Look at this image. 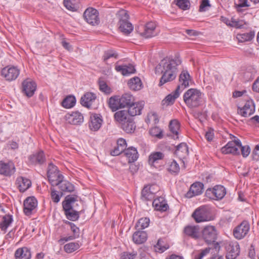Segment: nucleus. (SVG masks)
<instances>
[{"label": "nucleus", "mask_w": 259, "mask_h": 259, "mask_svg": "<svg viewBox=\"0 0 259 259\" xmlns=\"http://www.w3.org/2000/svg\"><path fill=\"white\" fill-rule=\"evenodd\" d=\"M251 70V68H249L242 72V76L245 81L252 80L254 78L253 72Z\"/></svg>", "instance_id": "58"}, {"label": "nucleus", "mask_w": 259, "mask_h": 259, "mask_svg": "<svg viewBox=\"0 0 259 259\" xmlns=\"http://www.w3.org/2000/svg\"><path fill=\"white\" fill-rule=\"evenodd\" d=\"M174 2L179 8L187 10L190 8V4L188 0H175Z\"/></svg>", "instance_id": "54"}, {"label": "nucleus", "mask_w": 259, "mask_h": 259, "mask_svg": "<svg viewBox=\"0 0 259 259\" xmlns=\"http://www.w3.org/2000/svg\"><path fill=\"white\" fill-rule=\"evenodd\" d=\"M23 211L27 216L32 213V196L28 197L23 202Z\"/></svg>", "instance_id": "40"}, {"label": "nucleus", "mask_w": 259, "mask_h": 259, "mask_svg": "<svg viewBox=\"0 0 259 259\" xmlns=\"http://www.w3.org/2000/svg\"><path fill=\"white\" fill-rule=\"evenodd\" d=\"M15 172V167L13 162H5L0 161V175L10 177Z\"/></svg>", "instance_id": "13"}, {"label": "nucleus", "mask_w": 259, "mask_h": 259, "mask_svg": "<svg viewBox=\"0 0 259 259\" xmlns=\"http://www.w3.org/2000/svg\"><path fill=\"white\" fill-rule=\"evenodd\" d=\"M119 62H117L115 64V69L118 72L121 73L123 75H128L130 74L134 73L136 71L135 67L129 64L128 65H119Z\"/></svg>", "instance_id": "25"}, {"label": "nucleus", "mask_w": 259, "mask_h": 259, "mask_svg": "<svg viewBox=\"0 0 259 259\" xmlns=\"http://www.w3.org/2000/svg\"><path fill=\"white\" fill-rule=\"evenodd\" d=\"M99 88L101 91L105 93L106 94H110L111 92V89L104 81H99Z\"/></svg>", "instance_id": "59"}, {"label": "nucleus", "mask_w": 259, "mask_h": 259, "mask_svg": "<svg viewBox=\"0 0 259 259\" xmlns=\"http://www.w3.org/2000/svg\"><path fill=\"white\" fill-rule=\"evenodd\" d=\"M252 158L254 160L258 161L259 160V145H257L255 146L252 153Z\"/></svg>", "instance_id": "63"}, {"label": "nucleus", "mask_w": 259, "mask_h": 259, "mask_svg": "<svg viewBox=\"0 0 259 259\" xmlns=\"http://www.w3.org/2000/svg\"><path fill=\"white\" fill-rule=\"evenodd\" d=\"M241 147V143L239 140H234L229 142L226 146L221 149V151L225 154L238 155L240 153Z\"/></svg>", "instance_id": "8"}, {"label": "nucleus", "mask_w": 259, "mask_h": 259, "mask_svg": "<svg viewBox=\"0 0 259 259\" xmlns=\"http://www.w3.org/2000/svg\"><path fill=\"white\" fill-rule=\"evenodd\" d=\"M167 170L171 174L177 175L180 171V167L178 163L174 160L168 165Z\"/></svg>", "instance_id": "53"}, {"label": "nucleus", "mask_w": 259, "mask_h": 259, "mask_svg": "<svg viewBox=\"0 0 259 259\" xmlns=\"http://www.w3.org/2000/svg\"><path fill=\"white\" fill-rule=\"evenodd\" d=\"M128 85L131 90L137 91L143 88V84L138 77H134L130 79L128 82Z\"/></svg>", "instance_id": "35"}, {"label": "nucleus", "mask_w": 259, "mask_h": 259, "mask_svg": "<svg viewBox=\"0 0 259 259\" xmlns=\"http://www.w3.org/2000/svg\"><path fill=\"white\" fill-rule=\"evenodd\" d=\"M192 217L197 223L209 221L213 219L210 208L207 205H203L196 209Z\"/></svg>", "instance_id": "5"}, {"label": "nucleus", "mask_w": 259, "mask_h": 259, "mask_svg": "<svg viewBox=\"0 0 259 259\" xmlns=\"http://www.w3.org/2000/svg\"><path fill=\"white\" fill-rule=\"evenodd\" d=\"M203 183L201 182L193 183L191 186L189 191L186 194L187 197L191 198L201 194L203 192Z\"/></svg>", "instance_id": "19"}, {"label": "nucleus", "mask_w": 259, "mask_h": 259, "mask_svg": "<svg viewBox=\"0 0 259 259\" xmlns=\"http://www.w3.org/2000/svg\"><path fill=\"white\" fill-rule=\"evenodd\" d=\"M118 57V54L115 51L113 50H108L104 52L102 56V59L105 63L107 64V61L109 59L114 58L116 59H117Z\"/></svg>", "instance_id": "47"}, {"label": "nucleus", "mask_w": 259, "mask_h": 259, "mask_svg": "<svg viewBox=\"0 0 259 259\" xmlns=\"http://www.w3.org/2000/svg\"><path fill=\"white\" fill-rule=\"evenodd\" d=\"M51 196L53 201L55 203L59 202L61 196L57 193V191L54 189L51 188Z\"/></svg>", "instance_id": "61"}, {"label": "nucleus", "mask_w": 259, "mask_h": 259, "mask_svg": "<svg viewBox=\"0 0 259 259\" xmlns=\"http://www.w3.org/2000/svg\"><path fill=\"white\" fill-rule=\"evenodd\" d=\"M155 28L156 24L154 22H148L144 26V31L140 32V34L146 38L155 36L157 35Z\"/></svg>", "instance_id": "18"}, {"label": "nucleus", "mask_w": 259, "mask_h": 259, "mask_svg": "<svg viewBox=\"0 0 259 259\" xmlns=\"http://www.w3.org/2000/svg\"><path fill=\"white\" fill-rule=\"evenodd\" d=\"M150 223V219L148 218H141L137 223L136 228L138 230H143L147 228Z\"/></svg>", "instance_id": "50"}, {"label": "nucleus", "mask_w": 259, "mask_h": 259, "mask_svg": "<svg viewBox=\"0 0 259 259\" xmlns=\"http://www.w3.org/2000/svg\"><path fill=\"white\" fill-rule=\"evenodd\" d=\"M213 189L216 200L222 199L226 194L225 187L222 185H217Z\"/></svg>", "instance_id": "42"}, {"label": "nucleus", "mask_w": 259, "mask_h": 259, "mask_svg": "<svg viewBox=\"0 0 259 259\" xmlns=\"http://www.w3.org/2000/svg\"><path fill=\"white\" fill-rule=\"evenodd\" d=\"M149 132L151 136L155 137L158 139H160L163 138L162 130L157 126L151 128Z\"/></svg>", "instance_id": "56"}, {"label": "nucleus", "mask_w": 259, "mask_h": 259, "mask_svg": "<svg viewBox=\"0 0 259 259\" xmlns=\"http://www.w3.org/2000/svg\"><path fill=\"white\" fill-rule=\"evenodd\" d=\"M79 0H64V6L69 10L75 11L78 6Z\"/></svg>", "instance_id": "49"}, {"label": "nucleus", "mask_w": 259, "mask_h": 259, "mask_svg": "<svg viewBox=\"0 0 259 259\" xmlns=\"http://www.w3.org/2000/svg\"><path fill=\"white\" fill-rule=\"evenodd\" d=\"M20 74V70L15 66H8L1 71V75L6 80L11 81L15 80Z\"/></svg>", "instance_id": "6"}, {"label": "nucleus", "mask_w": 259, "mask_h": 259, "mask_svg": "<svg viewBox=\"0 0 259 259\" xmlns=\"http://www.w3.org/2000/svg\"><path fill=\"white\" fill-rule=\"evenodd\" d=\"M175 154L180 159H185L188 155L189 150L187 145L185 143H181L177 146Z\"/></svg>", "instance_id": "28"}, {"label": "nucleus", "mask_w": 259, "mask_h": 259, "mask_svg": "<svg viewBox=\"0 0 259 259\" xmlns=\"http://www.w3.org/2000/svg\"><path fill=\"white\" fill-rule=\"evenodd\" d=\"M202 94L196 89L188 90L183 95L184 101L186 105L190 108H196L199 106L202 102Z\"/></svg>", "instance_id": "2"}, {"label": "nucleus", "mask_w": 259, "mask_h": 259, "mask_svg": "<svg viewBox=\"0 0 259 259\" xmlns=\"http://www.w3.org/2000/svg\"><path fill=\"white\" fill-rule=\"evenodd\" d=\"M254 36V33L253 32H249L248 33H245L238 35L237 38L239 41L243 42L246 41H249L251 40Z\"/></svg>", "instance_id": "52"}, {"label": "nucleus", "mask_w": 259, "mask_h": 259, "mask_svg": "<svg viewBox=\"0 0 259 259\" xmlns=\"http://www.w3.org/2000/svg\"><path fill=\"white\" fill-rule=\"evenodd\" d=\"M103 120L102 116L100 114L93 113L90 116L89 127L94 132L98 131L101 127Z\"/></svg>", "instance_id": "12"}, {"label": "nucleus", "mask_w": 259, "mask_h": 259, "mask_svg": "<svg viewBox=\"0 0 259 259\" xmlns=\"http://www.w3.org/2000/svg\"><path fill=\"white\" fill-rule=\"evenodd\" d=\"M22 92L28 97L32 96V79L27 78L23 81Z\"/></svg>", "instance_id": "34"}, {"label": "nucleus", "mask_w": 259, "mask_h": 259, "mask_svg": "<svg viewBox=\"0 0 259 259\" xmlns=\"http://www.w3.org/2000/svg\"><path fill=\"white\" fill-rule=\"evenodd\" d=\"M85 20L92 25H98L100 23L98 11L93 8L86 9L83 13Z\"/></svg>", "instance_id": "9"}, {"label": "nucleus", "mask_w": 259, "mask_h": 259, "mask_svg": "<svg viewBox=\"0 0 259 259\" xmlns=\"http://www.w3.org/2000/svg\"><path fill=\"white\" fill-rule=\"evenodd\" d=\"M13 221V218L12 215L6 214L3 216L2 221L0 223V229L1 230L6 232Z\"/></svg>", "instance_id": "39"}, {"label": "nucleus", "mask_w": 259, "mask_h": 259, "mask_svg": "<svg viewBox=\"0 0 259 259\" xmlns=\"http://www.w3.org/2000/svg\"><path fill=\"white\" fill-rule=\"evenodd\" d=\"M47 176L52 185L58 180L64 178L63 175L60 173L58 167L52 163H49L48 165Z\"/></svg>", "instance_id": "10"}, {"label": "nucleus", "mask_w": 259, "mask_h": 259, "mask_svg": "<svg viewBox=\"0 0 259 259\" xmlns=\"http://www.w3.org/2000/svg\"><path fill=\"white\" fill-rule=\"evenodd\" d=\"M134 97L129 93H125L119 99L120 108L127 107L134 102Z\"/></svg>", "instance_id": "30"}, {"label": "nucleus", "mask_w": 259, "mask_h": 259, "mask_svg": "<svg viewBox=\"0 0 259 259\" xmlns=\"http://www.w3.org/2000/svg\"><path fill=\"white\" fill-rule=\"evenodd\" d=\"M119 19V29L125 35H128L134 29L132 24L129 21V15L127 11L121 9L117 14Z\"/></svg>", "instance_id": "3"}, {"label": "nucleus", "mask_w": 259, "mask_h": 259, "mask_svg": "<svg viewBox=\"0 0 259 259\" xmlns=\"http://www.w3.org/2000/svg\"><path fill=\"white\" fill-rule=\"evenodd\" d=\"M65 120L69 124H79L83 121L82 115L78 111L67 113L65 116Z\"/></svg>", "instance_id": "14"}, {"label": "nucleus", "mask_w": 259, "mask_h": 259, "mask_svg": "<svg viewBox=\"0 0 259 259\" xmlns=\"http://www.w3.org/2000/svg\"><path fill=\"white\" fill-rule=\"evenodd\" d=\"M31 256L30 249L23 247L16 250L15 253L16 259H30Z\"/></svg>", "instance_id": "29"}, {"label": "nucleus", "mask_w": 259, "mask_h": 259, "mask_svg": "<svg viewBox=\"0 0 259 259\" xmlns=\"http://www.w3.org/2000/svg\"><path fill=\"white\" fill-rule=\"evenodd\" d=\"M120 124L121 128L127 133H133L136 128L135 123L132 117Z\"/></svg>", "instance_id": "38"}, {"label": "nucleus", "mask_w": 259, "mask_h": 259, "mask_svg": "<svg viewBox=\"0 0 259 259\" xmlns=\"http://www.w3.org/2000/svg\"><path fill=\"white\" fill-rule=\"evenodd\" d=\"M97 99L96 94L92 92L85 93L80 99L82 106L90 109Z\"/></svg>", "instance_id": "15"}, {"label": "nucleus", "mask_w": 259, "mask_h": 259, "mask_svg": "<svg viewBox=\"0 0 259 259\" xmlns=\"http://www.w3.org/2000/svg\"><path fill=\"white\" fill-rule=\"evenodd\" d=\"M255 111V105L252 100L246 102L242 107H238L237 113L241 116L246 117L252 115Z\"/></svg>", "instance_id": "11"}, {"label": "nucleus", "mask_w": 259, "mask_h": 259, "mask_svg": "<svg viewBox=\"0 0 259 259\" xmlns=\"http://www.w3.org/2000/svg\"><path fill=\"white\" fill-rule=\"evenodd\" d=\"M181 63V61L178 58L173 59L166 57L160 61L156 67V70L160 71L162 74L159 81V86L176 78L178 71L177 66Z\"/></svg>", "instance_id": "1"}, {"label": "nucleus", "mask_w": 259, "mask_h": 259, "mask_svg": "<svg viewBox=\"0 0 259 259\" xmlns=\"http://www.w3.org/2000/svg\"><path fill=\"white\" fill-rule=\"evenodd\" d=\"M153 186H145L141 191V198L144 201H152L155 197V193L152 191Z\"/></svg>", "instance_id": "21"}, {"label": "nucleus", "mask_w": 259, "mask_h": 259, "mask_svg": "<svg viewBox=\"0 0 259 259\" xmlns=\"http://www.w3.org/2000/svg\"><path fill=\"white\" fill-rule=\"evenodd\" d=\"M228 24L231 27L241 28L245 24V22L243 20L236 19L232 18L231 22Z\"/></svg>", "instance_id": "55"}, {"label": "nucleus", "mask_w": 259, "mask_h": 259, "mask_svg": "<svg viewBox=\"0 0 259 259\" xmlns=\"http://www.w3.org/2000/svg\"><path fill=\"white\" fill-rule=\"evenodd\" d=\"M81 245V243L78 242H70L64 246L65 251L68 253H71L77 250Z\"/></svg>", "instance_id": "45"}, {"label": "nucleus", "mask_w": 259, "mask_h": 259, "mask_svg": "<svg viewBox=\"0 0 259 259\" xmlns=\"http://www.w3.org/2000/svg\"><path fill=\"white\" fill-rule=\"evenodd\" d=\"M165 157L163 153L160 151L152 152L148 157V163L151 166L156 167V165L162 160Z\"/></svg>", "instance_id": "22"}, {"label": "nucleus", "mask_w": 259, "mask_h": 259, "mask_svg": "<svg viewBox=\"0 0 259 259\" xmlns=\"http://www.w3.org/2000/svg\"><path fill=\"white\" fill-rule=\"evenodd\" d=\"M124 153L128 158L130 163L134 162L138 159V154L135 148L130 147L124 151Z\"/></svg>", "instance_id": "37"}, {"label": "nucleus", "mask_w": 259, "mask_h": 259, "mask_svg": "<svg viewBox=\"0 0 259 259\" xmlns=\"http://www.w3.org/2000/svg\"><path fill=\"white\" fill-rule=\"evenodd\" d=\"M164 242L161 239L158 240L157 243L154 246V249L156 251L159 252H163L167 248L163 245Z\"/></svg>", "instance_id": "57"}, {"label": "nucleus", "mask_w": 259, "mask_h": 259, "mask_svg": "<svg viewBox=\"0 0 259 259\" xmlns=\"http://www.w3.org/2000/svg\"><path fill=\"white\" fill-rule=\"evenodd\" d=\"M184 233L187 236L197 239L199 238V228L198 226H187L184 229Z\"/></svg>", "instance_id": "32"}, {"label": "nucleus", "mask_w": 259, "mask_h": 259, "mask_svg": "<svg viewBox=\"0 0 259 259\" xmlns=\"http://www.w3.org/2000/svg\"><path fill=\"white\" fill-rule=\"evenodd\" d=\"M64 213L67 219L72 221H75L79 218V212L72 209L71 211H65Z\"/></svg>", "instance_id": "51"}, {"label": "nucleus", "mask_w": 259, "mask_h": 259, "mask_svg": "<svg viewBox=\"0 0 259 259\" xmlns=\"http://www.w3.org/2000/svg\"><path fill=\"white\" fill-rule=\"evenodd\" d=\"M249 229L250 225L249 223L246 221H243L234 228L233 232V235L238 240L242 239L247 235Z\"/></svg>", "instance_id": "7"}, {"label": "nucleus", "mask_w": 259, "mask_h": 259, "mask_svg": "<svg viewBox=\"0 0 259 259\" xmlns=\"http://www.w3.org/2000/svg\"><path fill=\"white\" fill-rule=\"evenodd\" d=\"M119 99L116 96L111 97L109 98L108 104L109 107L112 111H116L119 108H120L119 107Z\"/></svg>", "instance_id": "46"}, {"label": "nucleus", "mask_w": 259, "mask_h": 259, "mask_svg": "<svg viewBox=\"0 0 259 259\" xmlns=\"http://www.w3.org/2000/svg\"><path fill=\"white\" fill-rule=\"evenodd\" d=\"M248 256L251 259H256L254 246L251 244L248 249Z\"/></svg>", "instance_id": "64"}, {"label": "nucleus", "mask_w": 259, "mask_h": 259, "mask_svg": "<svg viewBox=\"0 0 259 259\" xmlns=\"http://www.w3.org/2000/svg\"><path fill=\"white\" fill-rule=\"evenodd\" d=\"M144 104L142 102H134L128 106L127 110L128 114L131 116H135L141 114V111L143 108Z\"/></svg>", "instance_id": "26"}, {"label": "nucleus", "mask_w": 259, "mask_h": 259, "mask_svg": "<svg viewBox=\"0 0 259 259\" xmlns=\"http://www.w3.org/2000/svg\"><path fill=\"white\" fill-rule=\"evenodd\" d=\"M180 123L176 119L171 120L169 124V128L171 133L174 134L175 139L178 138V131L180 129Z\"/></svg>", "instance_id": "43"}, {"label": "nucleus", "mask_w": 259, "mask_h": 259, "mask_svg": "<svg viewBox=\"0 0 259 259\" xmlns=\"http://www.w3.org/2000/svg\"><path fill=\"white\" fill-rule=\"evenodd\" d=\"M190 80V76L187 70H183L179 76V84L177 88V90L181 92L189 85Z\"/></svg>", "instance_id": "16"}, {"label": "nucleus", "mask_w": 259, "mask_h": 259, "mask_svg": "<svg viewBox=\"0 0 259 259\" xmlns=\"http://www.w3.org/2000/svg\"><path fill=\"white\" fill-rule=\"evenodd\" d=\"M45 161L46 157L43 151L40 150L33 155V164L35 165H42L45 163Z\"/></svg>", "instance_id": "44"}, {"label": "nucleus", "mask_w": 259, "mask_h": 259, "mask_svg": "<svg viewBox=\"0 0 259 259\" xmlns=\"http://www.w3.org/2000/svg\"><path fill=\"white\" fill-rule=\"evenodd\" d=\"M180 92V91L176 89L175 91L172 94L167 95L162 101L163 105L168 106L173 104L175 100L179 97Z\"/></svg>", "instance_id": "41"}, {"label": "nucleus", "mask_w": 259, "mask_h": 259, "mask_svg": "<svg viewBox=\"0 0 259 259\" xmlns=\"http://www.w3.org/2000/svg\"><path fill=\"white\" fill-rule=\"evenodd\" d=\"M75 102L76 99L74 96H69L63 100L62 105L66 108H70L75 105Z\"/></svg>", "instance_id": "48"}, {"label": "nucleus", "mask_w": 259, "mask_h": 259, "mask_svg": "<svg viewBox=\"0 0 259 259\" xmlns=\"http://www.w3.org/2000/svg\"><path fill=\"white\" fill-rule=\"evenodd\" d=\"M66 224H68L70 225L71 229L73 233V235L67 237L62 238L59 240V242L61 243V242H66L69 240H71L74 239L75 238L79 237V228L76 227L74 224H73V223L70 222H67V223H66Z\"/></svg>", "instance_id": "33"}, {"label": "nucleus", "mask_w": 259, "mask_h": 259, "mask_svg": "<svg viewBox=\"0 0 259 259\" xmlns=\"http://www.w3.org/2000/svg\"><path fill=\"white\" fill-rule=\"evenodd\" d=\"M137 255L135 252H124L121 254V259H134Z\"/></svg>", "instance_id": "62"}, {"label": "nucleus", "mask_w": 259, "mask_h": 259, "mask_svg": "<svg viewBox=\"0 0 259 259\" xmlns=\"http://www.w3.org/2000/svg\"><path fill=\"white\" fill-rule=\"evenodd\" d=\"M147 237V234L146 231L139 230L133 234V240L136 244H141L146 241Z\"/></svg>", "instance_id": "31"}, {"label": "nucleus", "mask_w": 259, "mask_h": 259, "mask_svg": "<svg viewBox=\"0 0 259 259\" xmlns=\"http://www.w3.org/2000/svg\"><path fill=\"white\" fill-rule=\"evenodd\" d=\"M152 205L155 210L162 212L166 211L169 207L166 201L163 197L154 199L152 201Z\"/></svg>", "instance_id": "23"}, {"label": "nucleus", "mask_w": 259, "mask_h": 259, "mask_svg": "<svg viewBox=\"0 0 259 259\" xmlns=\"http://www.w3.org/2000/svg\"><path fill=\"white\" fill-rule=\"evenodd\" d=\"M114 118L117 121L121 124L131 118V116L128 114L127 110H122L115 112Z\"/></svg>", "instance_id": "36"}, {"label": "nucleus", "mask_w": 259, "mask_h": 259, "mask_svg": "<svg viewBox=\"0 0 259 259\" xmlns=\"http://www.w3.org/2000/svg\"><path fill=\"white\" fill-rule=\"evenodd\" d=\"M218 233L215 228L212 226H207L205 227L202 231V236L204 241L208 244H212L214 248L219 250L220 246L219 244L216 242Z\"/></svg>", "instance_id": "4"}, {"label": "nucleus", "mask_w": 259, "mask_h": 259, "mask_svg": "<svg viewBox=\"0 0 259 259\" xmlns=\"http://www.w3.org/2000/svg\"><path fill=\"white\" fill-rule=\"evenodd\" d=\"M77 197L76 195H68L65 197L64 200L62 202V207L64 212L73 209L72 204L77 200Z\"/></svg>", "instance_id": "24"}, {"label": "nucleus", "mask_w": 259, "mask_h": 259, "mask_svg": "<svg viewBox=\"0 0 259 259\" xmlns=\"http://www.w3.org/2000/svg\"><path fill=\"white\" fill-rule=\"evenodd\" d=\"M16 185L20 192H24L31 185V182L29 179L23 177L17 178Z\"/></svg>", "instance_id": "27"}, {"label": "nucleus", "mask_w": 259, "mask_h": 259, "mask_svg": "<svg viewBox=\"0 0 259 259\" xmlns=\"http://www.w3.org/2000/svg\"><path fill=\"white\" fill-rule=\"evenodd\" d=\"M52 186H58L62 192H72L74 190V186L69 182L63 180V178L58 180Z\"/></svg>", "instance_id": "20"}, {"label": "nucleus", "mask_w": 259, "mask_h": 259, "mask_svg": "<svg viewBox=\"0 0 259 259\" xmlns=\"http://www.w3.org/2000/svg\"><path fill=\"white\" fill-rule=\"evenodd\" d=\"M247 3L248 0H237L235 3V7L238 11H241V8L249 6Z\"/></svg>", "instance_id": "60"}, {"label": "nucleus", "mask_w": 259, "mask_h": 259, "mask_svg": "<svg viewBox=\"0 0 259 259\" xmlns=\"http://www.w3.org/2000/svg\"><path fill=\"white\" fill-rule=\"evenodd\" d=\"M227 259H235L239 254L240 246L238 242L231 243L229 244L227 247Z\"/></svg>", "instance_id": "17"}]
</instances>
